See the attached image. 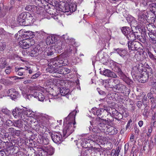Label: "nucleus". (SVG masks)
Masks as SVG:
<instances>
[{
	"instance_id": "nucleus-57",
	"label": "nucleus",
	"mask_w": 156,
	"mask_h": 156,
	"mask_svg": "<svg viewBox=\"0 0 156 156\" xmlns=\"http://www.w3.org/2000/svg\"><path fill=\"white\" fill-rule=\"evenodd\" d=\"M148 55L149 58L153 60L154 62H156V58H155L154 55L151 52L148 53Z\"/></svg>"
},
{
	"instance_id": "nucleus-49",
	"label": "nucleus",
	"mask_w": 156,
	"mask_h": 156,
	"mask_svg": "<svg viewBox=\"0 0 156 156\" xmlns=\"http://www.w3.org/2000/svg\"><path fill=\"white\" fill-rule=\"evenodd\" d=\"M154 125H151L150 127L148 128V131L147 133V135L148 137H150L151 135V133L152 132Z\"/></svg>"
},
{
	"instance_id": "nucleus-13",
	"label": "nucleus",
	"mask_w": 156,
	"mask_h": 156,
	"mask_svg": "<svg viewBox=\"0 0 156 156\" xmlns=\"http://www.w3.org/2000/svg\"><path fill=\"white\" fill-rule=\"evenodd\" d=\"M12 115L15 118L23 119L25 118L23 115V108L22 109L16 108L12 111Z\"/></svg>"
},
{
	"instance_id": "nucleus-32",
	"label": "nucleus",
	"mask_w": 156,
	"mask_h": 156,
	"mask_svg": "<svg viewBox=\"0 0 156 156\" xmlns=\"http://www.w3.org/2000/svg\"><path fill=\"white\" fill-rule=\"evenodd\" d=\"M23 126V122L20 119L14 121V126L18 128H21Z\"/></svg>"
},
{
	"instance_id": "nucleus-10",
	"label": "nucleus",
	"mask_w": 156,
	"mask_h": 156,
	"mask_svg": "<svg viewBox=\"0 0 156 156\" xmlns=\"http://www.w3.org/2000/svg\"><path fill=\"white\" fill-rule=\"evenodd\" d=\"M106 123V120H104L100 117L96 118L95 120V124L98 126L101 130L106 129L107 127Z\"/></svg>"
},
{
	"instance_id": "nucleus-6",
	"label": "nucleus",
	"mask_w": 156,
	"mask_h": 156,
	"mask_svg": "<svg viewBox=\"0 0 156 156\" xmlns=\"http://www.w3.org/2000/svg\"><path fill=\"white\" fill-rule=\"evenodd\" d=\"M149 71L142 72L141 75L140 76V81L142 83H144L147 81L149 77L151 76H153V71L151 69H149Z\"/></svg>"
},
{
	"instance_id": "nucleus-58",
	"label": "nucleus",
	"mask_w": 156,
	"mask_h": 156,
	"mask_svg": "<svg viewBox=\"0 0 156 156\" xmlns=\"http://www.w3.org/2000/svg\"><path fill=\"white\" fill-rule=\"evenodd\" d=\"M28 68L27 67H25V68H23L20 67L18 68L15 67V71L16 72H18L20 69L25 70H28Z\"/></svg>"
},
{
	"instance_id": "nucleus-54",
	"label": "nucleus",
	"mask_w": 156,
	"mask_h": 156,
	"mask_svg": "<svg viewBox=\"0 0 156 156\" xmlns=\"http://www.w3.org/2000/svg\"><path fill=\"white\" fill-rule=\"evenodd\" d=\"M101 131L98 126H94L92 129L93 132L95 133H99Z\"/></svg>"
},
{
	"instance_id": "nucleus-48",
	"label": "nucleus",
	"mask_w": 156,
	"mask_h": 156,
	"mask_svg": "<svg viewBox=\"0 0 156 156\" xmlns=\"http://www.w3.org/2000/svg\"><path fill=\"white\" fill-rule=\"evenodd\" d=\"M76 5L75 4L71 3L69 5L70 12H73L75 11L76 9Z\"/></svg>"
},
{
	"instance_id": "nucleus-61",
	"label": "nucleus",
	"mask_w": 156,
	"mask_h": 156,
	"mask_svg": "<svg viewBox=\"0 0 156 156\" xmlns=\"http://www.w3.org/2000/svg\"><path fill=\"white\" fill-rule=\"evenodd\" d=\"M150 79L151 83L153 84V85H156V80L155 79V77H153L151 76L150 77Z\"/></svg>"
},
{
	"instance_id": "nucleus-3",
	"label": "nucleus",
	"mask_w": 156,
	"mask_h": 156,
	"mask_svg": "<svg viewBox=\"0 0 156 156\" xmlns=\"http://www.w3.org/2000/svg\"><path fill=\"white\" fill-rule=\"evenodd\" d=\"M121 31L129 41H132L136 39V34L133 32V30L130 28L123 27L121 29Z\"/></svg>"
},
{
	"instance_id": "nucleus-46",
	"label": "nucleus",
	"mask_w": 156,
	"mask_h": 156,
	"mask_svg": "<svg viewBox=\"0 0 156 156\" xmlns=\"http://www.w3.org/2000/svg\"><path fill=\"white\" fill-rule=\"evenodd\" d=\"M6 47L5 42L3 40L0 41V51L4 50Z\"/></svg>"
},
{
	"instance_id": "nucleus-43",
	"label": "nucleus",
	"mask_w": 156,
	"mask_h": 156,
	"mask_svg": "<svg viewBox=\"0 0 156 156\" xmlns=\"http://www.w3.org/2000/svg\"><path fill=\"white\" fill-rule=\"evenodd\" d=\"M149 107L148 106H146L144 109V111L143 113V115L144 117L147 118L149 113Z\"/></svg>"
},
{
	"instance_id": "nucleus-29",
	"label": "nucleus",
	"mask_w": 156,
	"mask_h": 156,
	"mask_svg": "<svg viewBox=\"0 0 156 156\" xmlns=\"http://www.w3.org/2000/svg\"><path fill=\"white\" fill-rule=\"evenodd\" d=\"M38 141L40 144L44 145H47L49 143L48 139L44 136H41Z\"/></svg>"
},
{
	"instance_id": "nucleus-7",
	"label": "nucleus",
	"mask_w": 156,
	"mask_h": 156,
	"mask_svg": "<svg viewBox=\"0 0 156 156\" xmlns=\"http://www.w3.org/2000/svg\"><path fill=\"white\" fill-rule=\"evenodd\" d=\"M18 34H17L15 36L16 39L18 41H20L19 42V45L23 49H26L33 44L30 42V40L21 39L20 40L19 37H17Z\"/></svg>"
},
{
	"instance_id": "nucleus-35",
	"label": "nucleus",
	"mask_w": 156,
	"mask_h": 156,
	"mask_svg": "<svg viewBox=\"0 0 156 156\" xmlns=\"http://www.w3.org/2000/svg\"><path fill=\"white\" fill-rule=\"evenodd\" d=\"M23 115H26L27 116H32V112L26 108H23Z\"/></svg>"
},
{
	"instance_id": "nucleus-60",
	"label": "nucleus",
	"mask_w": 156,
	"mask_h": 156,
	"mask_svg": "<svg viewBox=\"0 0 156 156\" xmlns=\"http://www.w3.org/2000/svg\"><path fill=\"white\" fill-rule=\"evenodd\" d=\"M15 130V129L14 128L12 127L8 129L9 133H11L12 136H14Z\"/></svg>"
},
{
	"instance_id": "nucleus-59",
	"label": "nucleus",
	"mask_w": 156,
	"mask_h": 156,
	"mask_svg": "<svg viewBox=\"0 0 156 156\" xmlns=\"http://www.w3.org/2000/svg\"><path fill=\"white\" fill-rule=\"evenodd\" d=\"M34 6L31 5H28L25 7V9L28 11H33Z\"/></svg>"
},
{
	"instance_id": "nucleus-26",
	"label": "nucleus",
	"mask_w": 156,
	"mask_h": 156,
	"mask_svg": "<svg viewBox=\"0 0 156 156\" xmlns=\"http://www.w3.org/2000/svg\"><path fill=\"white\" fill-rule=\"evenodd\" d=\"M107 131L110 135H115L118 133L117 129L113 126H110L107 128Z\"/></svg>"
},
{
	"instance_id": "nucleus-42",
	"label": "nucleus",
	"mask_w": 156,
	"mask_h": 156,
	"mask_svg": "<svg viewBox=\"0 0 156 156\" xmlns=\"http://www.w3.org/2000/svg\"><path fill=\"white\" fill-rule=\"evenodd\" d=\"M98 136L94 135H92L88 137V141L91 140L94 142H96L98 141Z\"/></svg>"
},
{
	"instance_id": "nucleus-25",
	"label": "nucleus",
	"mask_w": 156,
	"mask_h": 156,
	"mask_svg": "<svg viewBox=\"0 0 156 156\" xmlns=\"http://www.w3.org/2000/svg\"><path fill=\"white\" fill-rule=\"evenodd\" d=\"M38 153L41 156H46L47 153L46 150V147L41 146L38 148Z\"/></svg>"
},
{
	"instance_id": "nucleus-20",
	"label": "nucleus",
	"mask_w": 156,
	"mask_h": 156,
	"mask_svg": "<svg viewBox=\"0 0 156 156\" xmlns=\"http://www.w3.org/2000/svg\"><path fill=\"white\" fill-rule=\"evenodd\" d=\"M57 38L54 35L48 36L46 39V44L47 45L52 44L57 42Z\"/></svg>"
},
{
	"instance_id": "nucleus-21",
	"label": "nucleus",
	"mask_w": 156,
	"mask_h": 156,
	"mask_svg": "<svg viewBox=\"0 0 156 156\" xmlns=\"http://www.w3.org/2000/svg\"><path fill=\"white\" fill-rule=\"evenodd\" d=\"M126 89V86L121 84H117L114 87L113 90L117 92H122Z\"/></svg>"
},
{
	"instance_id": "nucleus-8",
	"label": "nucleus",
	"mask_w": 156,
	"mask_h": 156,
	"mask_svg": "<svg viewBox=\"0 0 156 156\" xmlns=\"http://www.w3.org/2000/svg\"><path fill=\"white\" fill-rule=\"evenodd\" d=\"M148 13L146 10L139 11L138 15V20L141 24H146L148 23L147 18L148 17Z\"/></svg>"
},
{
	"instance_id": "nucleus-63",
	"label": "nucleus",
	"mask_w": 156,
	"mask_h": 156,
	"mask_svg": "<svg viewBox=\"0 0 156 156\" xmlns=\"http://www.w3.org/2000/svg\"><path fill=\"white\" fill-rule=\"evenodd\" d=\"M5 71L7 74H9L11 72V67L10 66H8Z\"/></svg>"
},
{
	"instance_id": "nucleus-53",
	"label": "nucleus",
	"mask_w": 156,
	"mask_h": 156,
	"mask_svg": "<svg viewBox=\"0 0 156 156\" xmlns=\"http://www.w3.org/2000/svg\"><path fill=\"white\" fill-rule=\"evenodd\" d=\"M146 24H147V28L149 31V33H153V31L154 32V31L152 29L153 28H154L153 26L150 24H147V23Z\"/></svg>"
},
{
	"instance_id": "nucleus-12",
	"label": "nucleus",
	"mask_w": 156,
	"mask_h": 156,
	"mask_svg": "<svg viewBox=\"0 0 156 156\" xmlns=\"http://www.w3.org/2000/svg\"><path fill=\"white\" fill-rule=\"evenodd\" d=\"M52 140L56 144H59L62 141V137L59 132H53L51 134Z\"/></svg>"
},
{
	"instance_id": "nucleus-47",
	"label": "nucleus",
	"mask_w": 156,
	"mask_h": 156,
	"mask_svg": "<svg viewBox=\"0 0 156 156\" xmlns=\"http://www.w3.org/2000/svg\"><path fill=\"white\" fill-rule=\"evenodd\" d=\"M136 38L139 40L142 43H144L146 42V38L144 36H138L136 35Z\"/></svg>"
},
{
	"instance_id": "nucleus-36",
	"label": "nucleus",
	"mask_w": 156,
	"mask_h": 156,
	"mask_svg": "<svg viewBox=\"0 0 156 156\" xmlns=\"http://www.w3.org/2000/svg\"><path fill=\"white\" fill-rule=\"evenodd\" d=\"M62 4H63V5L64 6H62V7H61V6H59V8L60 9V10L64 12H68L69 11H70L69 5H66V4H65L63 3Z\"/></svg>"
},
{
	"instance_id": "nucleus-62",
	"label": "nucleus",
	"mask_w": 156,
	"mask_h": 156,
	"mask_svg": "<svg viewBox=\"0 0 156 156\" xmlns=\"http://www.w3.org/2000/svg\"><path fill=\"white\" fill-rule=\"evenodd\" d=\"M97 90L100 94L107 96L106 93L105 91L100 90V89L98 88H97Z\"/></svg>"
},
{
	"instance_id": "nucleus-4",
	"label": "nucleus",
	"mask_w": 156,
	"mask_h": 156,
	"mask_svg": "<svg viewBox=\"0 0 156 156\" xmlns=\"http://www.w3.org/2000/svg\"><path fill=\"white\" fill-rule=\"evenodd\" d=\"M143 64L140 62H138L134 64L131 71V74L136 76L138 74L141 73L143 70Z\"/></svg>"
},
{
	"instance_id": "nucleus-16",
	"label": "nucleus",
	"mask_w": 156,
	"mask_h": 156,
	"mask_svg": "<svg viewBox=\"0 0 156 156\" xmlns=\"http://www.w3.org/2000/svg\"><path fill=\"white\" fill-rule=\"evenodd\" d=\"M19 32V34H20V33H22L21 35H18V36H17V37L19 36V37L20 40H21V39L29 40V39L31 37V35L30 31L28 32L20 30Z\"/></svg>"
},
{
	"instance_id": "nucleus-38",
	"label": "nucleus",
	"mask_w": 156,
	"mask_h": 156,
	"mask_svg": "<svg viewBox=\"0 0 156 156\" xmlns=\"http://www.w3.org/2000/svg\"><path fill=\"white\" fill-rule=\"evenodd\" d=\"M121 78L128 85H130L133 83V81L129 78L127 77L125 74L121 77Z\"/></svg>"
},
{
	"instance_id": "nucleus-24",
	"label": "nucleus",
	"mask_w": 156,
	"mask_h": 156,
	"mask_svg": "<svg viewBox=\"0 0 156 156\" xmlns=\"http://www.w3.org/2000/svg\"><path fill=\"white\" fill-rule=\"evenodd\" d=\"M71 72V70L69 69L62 67L58 68V73L59 74L66 75L67 74Z\"/></svg>"
},
{
	"instance_id": "nucleus-27",
	"label": "nucleus",
	"mask_w": 156,
	"mask_h": 156,
	"mask_svg": "<svg viewBox=\"0 0 156 156\" xmlns=\"http://www.w3.org/2000/svg\"><path fill=\"white\" fill-rule=\"evenodd\" d=\"M113 82L110 80H105L104 85L105 88H112L113 89L114 87Z\"/></svg>"
},
{
	"instance_id": "nucleus-44",
	"label": "nucleus",
	"mask_w": 156,
	"mask_h": 156,
	"mask_svg": "<svg viewBox=\"0 0 156 156\" xmlns=\"http://www.w3.org/2000/svg\"><path fill=\"white\" fill-rule=\"evenodd\" d=\"M40 52L39 53L38 55L41 58H46L47 57V53H46L45 51H44L42 50L41 48L40 49Z\"/></svg>"
},
{
	"instance_id": "nucleus-45",
	"label": "nucleus",
	"mask_w": 156,
	"mask_h": 156,
	"mask_svg": "<svg viewBox=\"0 0 156 156\" xmlns=\"http://www.w3.org/2000/svg\"><path fill=\"white\" fill-rule=\"evenodd\" d=\"M54 49L53 48H48L45 50L46 53H47V56L51 55L53 54V52Z\"/></svg>"
},
{
	"instance_id": "nucleus-9",
	"label": "nucleus",
	"mask_w": 156,
	"mask_h": 156,
	"mask_svg": "<svg viewBox=\"0 0 156 156\" xmlns=\"http://www.w3.org/2000/svg\"><path fill=\"white\" fill-rule=\"evenodd\" d=\"M68 64V60L63 58H59L57 59H56V60L52 62L51 66L52 65L55 66V67H60L66 66Z\"/></svg>"
},
{
	"instance_id": "nucleus-23",
	"label": "nucleus",
	"mask_w": 156,
	"mask_h": 156,
	"mask_svg": "<svg viewBox=\"0 0 156 156\" xmlns=\"http://www.w3.org/2000/svg\"><path fill=\"white\" fill-rule=\"evenodd\" d=\"M122 67L121 65H115L114 68V71L117 73L118 74L120 78L125 74L121 70Z\"/></svg>"
},
{
	"instance_id": "nucleus-40",
	"label": "nucleus",
	"mask_w": 156,
	"mask_h": 156,
	"mask_svg": "<svg viewBox=\"0 0 156 156\" xmlns=\"http://www.w3.org/2000/svg\"><path fill=\"white\" fill-rule=\"evenodd\" d=\"M46 150L47 153V154L49 155H52L54 153L53 148L50 146L46 147Z\"/></svg>"
},
{
	"instance_id": "nucleus-52",
	"label": "nucleus",
	"mask_w": 156,
	"mask_h": 156,
	"mask_svg": "<svg viewBox=\"0 0 156 156\" xmlns=\"http://www.w3.org/2000/svg\"><path fill=\"white\" fill-rule=\"evenodd\" d=\"M104 113V108H100L97 110L96 112V114L98 116H101L102 114Z\"/></svg>"
},
{
	"instance_id": "nucleus-51",
	"label": "nucleus",
	"mask_w": 156,
	"mask_h": 156,
	"mask_svg": "<svg viewBox=\"0 0 156 156\" xmlns=\"http://www.w3.org/2000/svg\"><path fill=\"white\" fill-rule=\"evenodd\" d=\"M150 99L152 103L151 107L155 108L156 107V96L155 97H154Z\"/></svg>"
},
{
	"instance_id": "nucleus-14",
	"label": "nucleus",
	"mask_w": 156,
	"mask_h": 156,
	"mask_svg": "<svg viewBox=\"0 0 156 156\" xmlns=\"http://www.w3.org/2000/svg\"><path fill=\"white\" fill-rule=\"evenodd\" d=\"M128 47L129 50H137L140 48V44L139 42L134 41H128Z\"/></svg>"
},
{
	"instance_id": "nucleus-2",
	"label": "nucleus",
	"mask_w": 156,
	"mask_h": 156,
	"mask_svg": "<svg viewBox=\"0 0 156 156\" xmlns=\"http://www.w3.org/2000/svg\"><path fill=\"white\" fill-rule=\"evenodd\" d=\"M17 20L20 25L27 26L33 24L35 19L29 13L23 12L19 15Z\"/></svg>"
},
{
	"instance_id": "nucleus-55",
	"label": "nucleus",
	"mask_w": 156,
	"mask_h": 156,
	"mask_svg": "<svg viewBox=\"0 0 156 156\" xmlns=\"http://www.w3.org/2000/svg\"><path fill=\"white\" fill-rule=\"evenodd\" d=\"M1 111L3 113L7 115H9L10 114L9 110L6 108H2Z\"/></svg>"
},
{
	"instance_id": "nucleus-28",
	"label": "nucleus",
	"mask_w": 156,
	"mask_h": 156,
	"mask_svg": "<svg viewBox=\"0 0 156 156\" xmlns=\"http://www.w3.org/2000/svg\"><path fill=\"white\" fill-rule=\"evenodd\" d=\"M148 34L150 37V42L154 44H156V36L155 33H148Z\"/></svg>"
},
{
	"instance_id": "nucleus-33",
	"label": "nucleus",
	"mask_w": 156,
	"mask_h": 156,
	"mask_svg": "<svg viewBox=\"0 0 156 156\" xmlns=\"http://www.w3.org/2000/svg\"><path fill=\"white\" fill-rule=\"evenodd\" d=\"M35 93L37 94L35 98L38 99L39 101H42L45 99L44 96L42 93L38 91H36Z\"/></svg>"
},
{
	"instance_id": "nucleus-22",
	"label": "nucleus",
	"mask_w": 156,
	"mask_h": 156,
	"mask_svg": "<svg viewBox=\"0 0 156 156\" xmlns=\"http://www.w3.org/2000/svg\"><path fill=\"white\" fill-rule=\"evenodd\" d=\"M80 142L81 146L85 148H90L91 147V144H90V141H88V139L84 138L81 140Z\"/></svg>"
},
{
	"instance_id": "nucleus-37",
	"label": "nucleus",
	"mask_w": 156,
	"mask_h": 156,
	"mask_svg": "<svg viewBox=\"0 0 156 156\" xmlns=\"http://www.w3.org/2000/svg\"><path fill=\"white\" fill-rule=\"evenodd\" d=\"M47 72L51 73H58V68H55V67L50 66L46 68Z\"/></svg>"
},
{
	"instance_id": "nucleus-30",
	"label": "nucleus",
	"mask_w": 156,
	"mask_h": 156,
	"mask_svg": "<svg viewBox=\"0 0 156 156\" xmlns=\"http://www.w3.org/2000/svg\"><path fill=\"white\" fill-rule=\"evenodd\" d=\"M22 94L23 96L26 99H27L29 100H30L33 98H35L36 96L37 95V93H35V91L34 92L33 94H24L23 92H22Z\"/></svg>"
},
{
	"instance_id": "nucleus-50",
	"label": "nucleus",
	"mask_w": 156,
	"mask_h": 156,
	"mask_svg": "<svg viewBox=\"0 0 156 156\" xmlns=\"http://www.w3.org/2000/svg\"><path fill=\"white\" fill-rule=\"evenodd\" d=\"M0 127L2 125L3 123L6 120L5 117V116H3V115L0 114Z\"/></svg>"
},
{
	"instance_id": "nucleus-41",
	"label": "nucleus",
	"mask_w": 156,
	"mask_h": 156,
	"mask_svg": "<svg viewBox=\"0 0 156 156\" xmlns=\"http://www.w3.org/2000/svg\"><path fill=\"white\" fill-rule=\"evenodd\" d=\"M8 9L4 8L2 9L0 7V18L3 17L6 14Z\"/></svg>"
},
{
	"instance_id": "nucleus-5",
	"label": "nucleus",
	"mask_w": 156,
	"mask_h": 156,
	"mask_svg": "<svg viewBox=\"0 0 156 156\" xmlns=\"http://www.w3.org/2000/svg\"><path fill=\"white\" fill-rule=\"evenodd\" d=\"M66 37H67L66 36ZM64 38V40H66L67 39V42L70 43L66 47V50L68 53H70L73 50L78 46L79 45L75 41V40L73 38L68 39V37Z\"/></svg>"
},
{
	"instance_id": "nucleus-15",
	"label": "nucleus",
	"mask_w": 156,
	"mask_h": 156,
	"mask_svg": "<svg viewBox=\"0 0 156 156\" xmlns=\"http://www.w3.org/2000/svg\"><path fill=\"white\" fill-rule=\"evenodd\" d=\"M114 52L117 53L121 57L125 58L128 55V52L126 50L122 48H114Z\"/></svg>"
},
{
	"instance_id": "nucleus-18",
	"label": "nucleus",
	"mask_w": 156,
	"mask_h": 156,
	"mask_svg": "<svg viewBox=\"0 0 156 156\" xmlns=\"http://www.w3.org/2000/svg\"><path fill=\"white\" fill-rule=\"evenodd\" d=\"M41 47L39 45H37L35 48L33 49H31V51H30L28 50V52L30 53L29 54L31 56H35L38 55L39 53L41 51L40 49Z\"/></svg>"
},
{
	"instance_id": "nucleus-56",
	"label": "nucleus",
	"mask_w": 156,
	"mask_h": 156,
	"mask_svg": "<svg viewBox=\"0 0 156 156\" xmlns=\"http://www.w3.org/2000/svg\"><path fill=\"white\" fill-rule=\"evenodd\" d=\"M14 122H13L10 120H8L6 122V125L8 126H14Z\"/></svg>"
},
{
	"instance_id": "nucleus-31",
	"label": "nucleus",
	"mask_w": 156,
	"mask_h": 156,
	"mask_svg": "<svg viewBox=\"0 0 156 156\" xmlns=\"http://www.w3.org/2000/svg\"><path fill=\"white\" fill-rule=\"evenodd\" d=\"M8 65V63L6 61V58L4 57L0 58V68L3 69Z\"/></svg>"
},
{
	"instance_id": "nucleus-17",
	"label": "nucleus",
	"mask_w": 156,
	"mask_h": 156,
	"mask_svg": "<svg viewBox=\"0 0 156 156\" xmlns=\"http://www.w3.org/2000/svg\"><path fill=\"white\" fill-rule=\"evenodd\" d=\"M65 43L64 41H60L58 42V43L55 45L53 49L56 52L59 53L61 52V50L64 48L65 46L64 44Z\"/></svg>"
},
{
	"instance_id": "nucleus-64",
	"label": "nucleus",
	"mask_w": 156,
	"mask_h": 156,
	"mask_svg": "<svg viewBox=\"0 0 156 156\" xmlns=\"http://www.w3.org/2000/svg\"><path fill=\"white\" fill-rule=\"evenodd\" d=\"M47 127L45 126L42 125L40 128V130H42V133H44L47 131Z\"/></svg>"
},
{
	"instance_id": "nucleus-39",
	"label": "nucleus",
	"mask_w": 156,
	"mask_h": 156,
	"mask_svg": "<svg viewBox=\"0 0 156 156\" xmlns=\"http://www.w3.org/2000/svg\"><path fill=\"white\" fill-rule=\"evenodd\" d=\"M150 10L155 15L156 14V3H153L150 5Z\"/></svg>"
},
{
	"instance_id": "nucleus-11",
	"label": "nucleus",
	"mask_w": 156,
	"mask_h": 156,
	"mask_svg": "<svg viewBox=\"0 0 156 156\" xmlns=\"http://www.w3.org/2000/svg\"><path fill=\"white\" fill-rule=\"evenodd\" d=\"M8 95L9 96L12 100H15L20 97V94L18 91L16 90L14 88H11L7 92Z\"/></svg>"
},
{
	"instance_id": "nucleus-1",
	"label": "nucleus",
	"mask_w": 156,
	"mask_h": 156,
	"mask_svg": "<svg viewBox=\"0 0 156 156\" xmlns=\"http://www.w3.org/2000/svg\"><path fill=\"white\" fill-rule=\"evenodd\" d=\"M76 113V111H73L64 119L63 137H68L74 131V128L76 127L74 126L76 124L75 121Z\"/></svg>"
},
{
	"instance_id": "nucleus-19",
	"label": "nucleus",
	"mask_w": 156,
	"mask_h": 156,
	"mask_svg": "<svg viewBox=\"0 0 156 156\" xmlns=\"http://www.w3.org/2000/svg\"><path fill=\"white\" fill-rule=\"evenodd\" d=\"M103 74L105 76L108 77L117 78L118 77L115 73L108 69L104 70L103 71Z\"/></svg>"
},
{
	"instance_id": "nucleus-34",
	"label": "nucleus",
	"mask_w": 156,
	"mask_h": 156,
	"mask_svg": "<svg viewBox=\"0 0 156 156\" xmlns=\"http://www.w3.org/2000/svg\"><path fill=\"white\" fill-rule=\"evenodd\" d=\"M69 90L67 89H66V88L62 87L60 89V92L61 94L63 96H66L67 97L69 94Z\"/></svg>"
}]
</instances>
